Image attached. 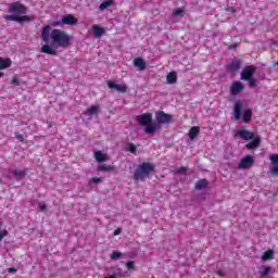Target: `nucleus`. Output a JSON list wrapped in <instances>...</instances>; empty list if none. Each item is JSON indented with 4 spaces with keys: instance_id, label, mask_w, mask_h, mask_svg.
<instances>
[{
    "instance_id": "obj_18",
    "label": "nucleus",
    "mask_w": 278,
    "mask_h": 278,
    "mask_svg": "<svg viewBox=\"0 0 278 278\" xmlns=\"http://www.w3.org/2000/svg\"><path fill=\"white\" fill-rule=\"evenodd\" d=\"M12 66V59L10 58H0V71H5V68H10Z\"/></svg>"
},
{
    "instance_id": "obj_12",
    "label": "nucleus",
    "mask_w": 278,
    "mask_h": 278,
    "mask_svg": "<svg viewBox=\"0 0 278 278\" xmlns=\"http://www.w3.org/2000/svg\"><path fill=\"white\" fill-rule=\"evenodd\" d=\"M269 160L271 162L270 173L274 177H278V154H271Z\"/></svg>"
},
{
    "instance_id": "obj_38",
    "label": "nucleus",
    "mask_w": 278,
    "mask_h": 278,
    "mask_svg": "<svg viewBox=\"0 0 278 278\" xmlns=\"http://www.w3.org/2000/svg\"><path fill=\"white\" fill-rule=\"evenodd\" d=\"M91 181H92L93 184H101V182L103 181V178L93 177V178H91Z\"/></svg>"
},
{
    "instance_id": "obj_45",
    "label": "nucleus",
    "mask_w": 278,
    "mask_h": 278,
    "mask_svg": "<svg viewBox=\"0 0 278 278\" xmlns=\"http://www.w3.org/2000/svg\"><path fill=\"white\" fill-rule=\"evenodd\" d=\"M217 275H218V277H225V273H223V270H218Z\"/></svg>"
},
{
    "instance_id": "obj_40",
    "label": "nucleus",
    "mask_w": 278,
    "mask_h": 278,
    "mask_svg": "<svg viewBox=\"0 0 278 278\" xmlns=\"http://www.w3.org/2000/svg\"><path fill=\"white\" fill-rule=\"evenodd\" d=\"M228 49L230 51H233V50L238 49V43H231L230 46H228Z\"/></svg>"
},
{
    "instance_id": "obj_41",
    "label": "nucleus",
    "mask_w": 278,
    "mask_h": 278,
    "mask_svg": "<svg viewBox=\"0 0 278 278\" xmlns=\"http://www.w3.org/2000/svg\"><path fill=\"white\" fill-rule=\"evenodd\" d=\"M123 232L122 228H117L114 230L113 236H121V233Z\"/></svg>"
},
{
    "instance_id": "obj_24",
    "label": "nucleus",
    "mask_w": 278,
    "mask_h": 278,
    "mask_svg": "<svg viewBox=\"0 0 278 278\" xmlns=\"http://www.w3.org/2000/svg\"><path fill=\"white\" fill-rule=\"evenodd\" d=\"M112 5H114V0H106L99 5V10L100 12H103L104 10H108V8H112Z\"/></svg>"
},
{
    "instance_id": "obj_9",
    "label": "nucleus",
    "mask_w": 278,
    "mask_h": 278,
    "mask_svg": "<svg viewBox=\"0 0 278 278\" xmlns=\"http://www.w3.org/2000/svg\"><path fill=\"white\" fill-rule=\"evenodd\" d=\"M253 75H255V65H248L241 72V79L247 81L248 79L253 78Z\"/></svg>"
},
{
    "instance_id": "obj_26",
    "label": "nucleus",
    "mask_w": 278,
    "mask_h": 278,
    "mask_svg": "<svg viewBox=\"0 0 278 278\" xmlns=\"http://www.w3.org/2000/svg\"><path fill=\"white\" fill-rule=\"evenodd\" d=\"M273 257H275V252L273 250H267L262 255L264 262H268V260H273Z\"/></svg>"
},
{
    "instance_id": "obj_48",
    "label": "nucleus",
    "mask_w": 278,
    "mask_h": 278,
    "mask_svg": "<svg viewBox=\"0 0 278 278\" xmlns=\"http://www.w3.org/2000/svg\"><path fill=\"white\" fill-rule=\"evenodd\" d=\"M232 12H236V10L232 9Z\"/></svg>"
},
{
    "instance_id": "obj_20",
    "label": "nucleus",
    "mask_w": 278,
    "mask_h": 278,
    "mask_svg": "<svg viewBox=\"0 0 278 278\" xmlns=\"http://www.w3.org/2000/svg\"><path fill=\"white\" fill-rule=\"evenodd\" d=\"M49 34H51V26L46 25L41 30V38L43 42H49Z\"/></svg>"
},
{
    "instance_id": "obj_3",
    "label": "nucleus",
    "mask_w": 278,
    "mask_h": 278,
    "mask_svg": "<svg viewBox=\"0 0 278 278\" xmlns=\"http://www.w3.org/2000/svg\"><path fill=\"white\" fill-rule=\"evenodd\" d=\"M239 136L241 140H252L251 142L245 144V149L249 151H253L262 144V138L260 136L255 137V132L247 130V129H239L236 134Z\"/></svg>"
},
{
    "instance_id": "obj_4",
    "label": "nucleus",
    "mask_w": 278,
    "mask_h": 278,
    "mask_svg": "<svg viewBox=\"0 0 278 278\" xmlns=\"http://www.w3.org/2000/svg\"><path fill=\"white\" fill-rule=\"evenodd\" d=\"M50 38L56 47H62L63 49L71 47V36L62 29L54 28L50 34Z\"/></svg>"
},
{
    "instance_id": "obj_13",
    "label": "nucleus",
    "mask_w": 278,
    "mask_h": 278,
    "mask_svg": "<svg viewBox=\"0 0 278 278\" xmlns=\"http://www.w3.org/2000/svg\"><path fill=\"white\" fill-rule=\"evenodd\" d=\"M243 88H244V85L242 83L235 80L230 86V94L235 97L236 94H239V92H242Z\"/></svg>"
},
{
    "instance_id": "obj_6",
    "label": "nucleus",
    "mask_w": 278,
    "mask_h": 278,
    "mask_svg": "<svg viewBox=\"0 0 278 278\" xmlns=\"http://www.w3.org/2000/svg\"><path fill=\"white\" fill-rule=\"evenodd\" d=\"M155 118H156V125H168V123H173V115L165 113L164 111H159L155 113Z\"/></svg>"
},
{
    "instance_id": "obj_15",
    "label": "nucleus",
    "mask_w": 278,
    "mask_h": 278,
    "mask_svg": "<svg viewBox=\"0 0 278 278\" xmlns=\"http://www.w3.org/2000/svg\"><path fill=\"white\" fill-rule=\"evenodd\" d=\"M251 121H253V110L245 109L243 111V115H242V123H244L245 125H249V123H251Z\"/></svg>"
},
{
    "instance_id": "obj_27",
    "label": "nucleus",
    "mask_w": 278,
    "mask_h": 278,
    "mask_svg": "<svg viewBox=\"0 0 278 278\" xmlns=\"http://www.w3.org/2000/svg\"><path fill=\"white\" fill-rule=\"evenodd\" d=\"M204 188H207V180L206 179H200L195 184V190H203Z\"/></svg>"
},
{
    "instance_id": "obj_10",
    "label": "nucleus",
    "mask_w": 278,
    "mask_h": 278,
    "mask_svg": "<svg viewBox=\"0 0 278 278\" xmlns=\"http://www.w3.org/2000/svg\"><path fill=\"white\" fill-rule=\"evenodd\" d=\"M106 86L111 90H116L117 92H121L122 94H125L127 92V85H125V84L118 85V84H115L112 80H108Z\"/></svg>"
},
{
    "instance_id": "obj_19",
    "label": "nucleus",
    "mask_w": 278,
    "mask_h": 278,
    "mask_svg": "<svg viewBox=\"0 0 278 278\" xmlns=\"http://www.w3.org/2000/svg\"><path fill=\"white\" fill-rule=\"evenodd\" d=\"M92 31L96 38H101V36L105 35V29L97 24L92 25Z\"/></svg>"
},
{
    "instance_id": "obj_14",
    "label": "nucleus",
    "mask_w": 278,
    "mask_h": 278,
    "mask_svg": "<svg viewBox=\"0 0 278 278\" xmlns=\"http://www.w3.org/2000/svg\"><path fill=\"white\" fill-rule=\"evenodd\" d=\"M240 66H242V60L235 59L230 64L227 65V71L229 73H236V71H240Z\"/></svg>"
},
{
    "instance_id": "obj_23",
    "label": "nucleus",
    "mask_w": 278,
    "mask_h": 278,
    "mask_svg": "<svg viewBox=\"0 0 278 278\" xmlns=\"http://www.w3.org/2000/svg\"><path fill=\"white\" fill-rule=\"evenodd\" d=\"M99 173H112L114 165L102 164L98 166Z\"/></svg>"
},
{
    "instance_id": "obj_46",
    "label": "nucleus",
    "mask_w": 278,
    "mask_h": 278,
    "mask_svg": "<svg viewBox=\"0 0 278 278\" xmlns=\"http://www.w3.org/2000/svg\"><path fill=\"white\" fill-rule=\"evenodd\" d=\"M9 273H16V268L15 267H10Z\"/></svg>"
},
{
    "instance_id": "obj_47",
    "label": "nucleus",
    "mask_w": 278,
    "mask_h": 278,
    "mask_svg": "<svg viewBox=\"0 0 278 278\" xmlns=\"http://www.w3.org/2000/svg\"><path fill=\"white\" fill-rule=\"evenodd\" d=\"M3 75H4L3 72H0V77H3Z\"/></svg>"
},
{
    "instance_id": "obj_28",
    "label": "nucleus",
    "mask_w": 278,
    "mask_h": 278,
    "mask_svg": "<svg viewBox=\"0 0 278 278\" xmlns=\"http://www.w3.org/2000/svg\"><path fill=\"white\" fill-rule=\"evenodd\" d=\"M110 257L111 260H121V257H123V252L113 251Z\"/></svg>"
},
{
    "instance_id": "obj_37",
    "label": "nucleus",
    "mask_w": 278,
    "mask_h": 278,
    "mask_svg": "<svg viewBox=\"0 0 278 278\" xmlns=\"http://www.w3.org/2000/svg\"><path fill=\"white\" fill-rule=\"evenodd\" d=\"M188 168L185 166H181L180 168L177 169L178 175H186Z\"/></svg>"
},
{
    "instance_id": "obj_42",
    "label": "nucleus",
    "mask_w": 278,
    "mask_h": 278,
    "mask_svg": "<svg viewBox=\"0 0 278 278\" xmlns=\"http://www.w3.org/2000/svg\"><path fill=\"white\" fill-rule=\"evenodd\" d=\"M5 236H8V230H2V231H0V240H2L3 238H5Z\"/></svg>"
},
{
    "instance_id": "obj_39",
    "label": "nucleus",
    "mask_w": 278,
    "mask_h": 278,
    "mask_svg": "<svg viewBox=\"0 0 278 278\" xmlns=\"http://www.w3.org/2000/svg\"><path fill=\"white\" fill-rule=\"evenodd\" d=\"M38 207H39L40 212H47V205L45 203L40 202Z\"/></svg>"
},
{
    "instance_id": "obj_30",
    "label": "nucleus",
    "mask_w": 278,
    "mask_h": 278,
    "mask_svg": "<svg viewBox=\"0 0 278 278\" xmlns=\"http://www.w3.org/2000/svg\"><path fill=\"white\" fill-rule=\"evenodd\" d=\"M127 270H136V262L134 261H128L125 264Z\"/></svg>"
},
{
    "instance_id": "obj_22",
    "label": "nucleus",
    "mask_w": 278,
    "mask_h": 278,
    "mask_svg": "<svg viewBox=\"0 0 278 278\" xmlns=\"http://www.w3.org/2000/svg\"><path fill=\"white\" fill-rule=\"evenodd\" d=\"M94 159L100 164H103V162H108V154L102 153L101 151H96L94 152Z\"/></svg>"
},
{
    "instance_id": "obj_34",
    "label": "nucleus",
    "mask_w": 278,
    "mask_h": 278,
    "mask_svg": "<svg viewBox=\"0 0 278 278\" xmlns=\"http://www.w3.org/2000/svg\"><path fill=\"white\" fill-rule=\"evenodd\" d=\"M250 88H256L257 87V80H255L253 77L248 79Z\"/></svg>"
},
{
    "instance_id": "obj_2",
    "label": "nucleus",
    "mask_w": 278,
    "mask_h": 278,
    "mask_svg": "<svg viewBox=\"0 0 278 278\" xmlns=\"http://www.w3.org/2000/svg\"><path fill=\"white\" fill-rule=\"evenodd\" d=\"M138 125L141 127H146L144 131L147 134H155L162 129V126L155 122H153V114L143 113L136 117Z\"/></svg>"
},
{
    "instance_id": "obj_21",
    "label": "nucleus",
    "mask_w": 278,
    "mask_h": 278,
    "mask_svg": "<svg viewBox=\"0 0 278 278\" xmlns=\"http://www.w3.org/2000/svg\"><path fill=\"white\" fill-rule=\"evenodd\" d=\"M199 134H201V127H199V126L191 127L189 130L190 140L197 139V136H199Z\"/></svg>"
},
{
    "instance_id": "obj_1",
    "label": "nucleus",
    "mask_w": 278,
    "mask_h": 278,
    "mask_svg": "<svg viewBox=\"0 0 278 278\" xmlns=\"http://www.w3.org/2000/svg\"><path fill=\"white\" fill-rule=\"evenodd\" d=\"M9 12L13 15H7L4 16L5 21H14L16 23H29L33 21L31 17L23 14H27V7L25 4L21 3L20 1L12 2L9 5ZM22 15V16H18Z\"/></svg>"
},
{
    "instance_id": "obj_8",
    "label": "nucleus",
    "mask_w": 278,
    "mask_h": 278,
    "mask_svg": "<svg viewBox=\"0 0 278 278\" xmlns=\"http://www.w3.org/2000/svg\"><path fill=\"white\" fill-rule=\"evenodd\" d=\"M77 23V17L71 15V14H67L65 16L62 17V21H58V22H54L53 25L54 27H58L60 25H75Z\"/></svg>"
},
{
    "instance_id": "obj_32",
    "label": "nucleus",
    "mask_w": 278,
    "mask_h": 278,
    "mask_svg": "<svg viewBox=\"0 0 278 278\" xmlns=\"http://www.w3.org/2000/svg\"><path fill=\"white\" fill-rule=\"evenodd\" d=\"M97 112H99V106L97 105H92L88 109V114H90V116L97 114Z\"/></svg>"
},
{
    "instance_id": "obj_7",
    "label": "nucleus",
    "mask_w": 278,
    "mask_h": 278,
    "mask_svg": "<svg viewBox=\"0 0 278 278\" xmlns=\"http://www.w3.org/2000/svg\"><path fill=\"white\" fill-rule=\"evenodd\" d=\"M253 164H255V159L253 155L248 154L241 159V161L238 164V168L241 170H248L249 168L253 167Z\"/></svg>"
},
{
    "instance_id": "obj_29",
    "label": "nucleus",
    "mask_w": 278,
    "mask_h": 278,
    "mask_svg": "<svg viewBox=\"0 0 278 278\" xmlns=\"http://www.w3.org/2000/svg\"><path fill=\"white\" fill-rule=\"evenodd\" d=\"M14 177H25L27 175V169H20L13 172Z\"/></svg>"
},
{
    "instance_id": "obj_43",
    "label": "nucleus",
    "mask_w": 278,
    "mask_h": 278,
    "mask_svg": "<svg viewBox=\"0 0 278 278\" xmlns=\"http://www.w3.org/2000/svg\"><path fill=\"white\" fill-rule=\"evenodd\" d=\"M18 78H13L12 80H11V84L13 85V86H16V85H18Z\"/></svg>"
},
{
    "instance_id": "obj_44",
    "label": "nucleus",
    "mask_w": 278,
    "mask_h": 278,
    "mask_svg": "<svg viewBox=\"0 0 278 278\" xmlns=\"http://www.w3.org/2000/svg\"><path fill=\"white\" fill-rule=\"evenodd\" d=\"M105 278H118V274L114 273V274H112L111 276L105 277Z\"/></svg>"
},
{
    "instance_id": "obj_17",
    "label": "nucleus",
    "mask_w": 278,
    "mask_h": 278,
    "mask_svg": "<svg viewBox=\"0 0 278 278\" xmlns=\"http://www.w3.org/2000/svg\"><path fill=\"white\" fill-rule=\"evenodd\" d=\"M41 53H46L47 55H58V50L49 45H45L41 47Z\"/></svg>"
},
{
    "instance_id": "obj_11",
    "label": "nucleus",
    "mask_w": 278,
    "mask_h": 278,
    "mask_svg": "<svg viewBox=\"0 0 278 278\" xmlns=\"http://www.w3.org/2000/svg\"><path fill=\"white\" fill-rule=\"evenodd\" d=\"M242 108H244V105L240 100H238L235 103L233 112H232L235 121H240V118H242Z\"/></svg>"
},
{
    "instance_id": "obj_16",
    "label": "nucleus",
    "mask_w": 278,
    "mask_h": 278,
    "mask_svg": "<svg viewBox=\"0 0 278 278\" xmlns=\"http://www.w3.org/2000/svg\"><path fill=\"white\" fill-rule=\"evenodd\" d=\"M134 66H136L138 71H144V68H147V62H144V59L138 56L134 60Z\"/></svg>"
},
{
    "instance_id": "obj_36",
    "label": "nucleus",
    "mask_w": 278,
    "mask_h": 278,
    "mask_svg": "<svg viewBox=\"0 0 278 278\" xmlns=\"http://www.w3.org/2000/svg\"><path fill=\"white\" fill-rule=\"evenodd\" d=\"M128 151H129L130 153H136V151H137L136 144L129 143V144H128Z\"/></svg>"
},
{
    "instance_id": "obj_33",
    "label": "nucleus",
    "mask_w": 278,
    "mask_h": 278,
    "mask_svg": "<svg viewBox=\"0 0 278 278\" xmlns=\"http://www.w3.org/2000/svg\"><path fill=\"white\" fill-rule=\"evenodd\" d=\"M173 16H184V9L178 8L173 12Z\"/></svg>"
},
{
    "instance_id": "obj_25",
    "label": "nucleus",
    "mask_w": 278,
    "mask_h": 278,
    "mask_svg": "<svg viewBox=\"0 0 278 278\" xmlns=\"http://www.w3.org/2000/svg\"><path fill=\"white\" fill-rule=\"evenodd\" d=\"M166 79H167V84H170V85L177 84V73L176 72L168 73Z\"/></svg>"
},
{
    "instance_id": "obj_35",
    "label": "nucleus",
    "mask_w": 278,
    "mask_h": 278,
    "mask_svg": "<svg viewBox=\"0 0 278 278\" xmlns=\"http://www.w3.org/2000/svg\"><path fill=\"white\" fill-rule=\"evenodd\" d=\"M14 136L17 140H20V142H25V137H23V134L15 131Z\"/></svg>"
},
{
    "instance_id": "obj_31",
    "label": "nucleus",
    "mask_w": 278,
    "mask_h": 278,
    "mask_svg": "<svg viewBox=\"0 0 278 278\" xmlns=\"http://www.w3.org/2000/svg\"><path fill=\"white\" fill-rule=\"evenodd\" d=\"M270 270H273V267H270V266L264 267V270L261 271V278L268 277V274L270 273Z\"/></svg>"
},
{
    "instance_id": "obj_5",
    "label": "nucleus",
    "mask_w": 278,
    "mask_h": 278,
    "mask_svg": "<svg viewBox=\"0 0 278 278\" xmlns=\"http://www.w3.org/2000/svg\"><path fill=\"white\" fill-rule=\"evenodd\" d=\"M155 170V165L149 162H143L137 166L134 173V180L135 181H144L151 173Z\"/></svg>"
}]
</instances>
